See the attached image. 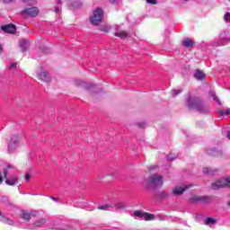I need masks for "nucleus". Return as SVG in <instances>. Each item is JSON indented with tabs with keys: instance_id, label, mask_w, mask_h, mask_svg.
<instances>
[{
	"instance_id": "14",
	"label": "nucleus",
	"mask_w": 230,
	"mask_h": 230,
	"mask_svg": "<svg viewBox=\"0 0 230 230\" xmlns=\"http://www.w3.org/2000/svg\"><path fill=\"white\" fill-rule=\"evenodd\" d=\"M115 36L119 37V39H127V37H128V32L125 31H117Z\"/></svg>"
},
{
	"instance_id": "13",
	"label": "nucleus",
	"mask_w": 230,
	"mask_h": 230,
	"mask_svg": "<svg viewBox=\"0 0 230 230\" xmlns=\"http://www.w3.org/2000/svg\"><path fill=\"white\" fill-rule=\"evenodd\" d=\"M16 182H19V178L13 176L11 179L6 180L5 184H8V186H15Z\"/></svg>"
},
{
	"instance_id": "38",
	"label": "nucleus",
	"mask_w": 230,
	"mask_h": 230,
	"mask_svg": "<svg viewBox=\"0 0 230 230\" xmlns=\"http://www.w3.org/2000/svg\"><path fill=\"white\" fill-rule=\"evenodd\" d=\"M167 159H169V161H173V159H175V157L172 156V154L167 155Z\"/></svg>"
},
{
	"instance_id": "22",
	"label": "nucleus",
	"mask_w": 230,
	"mask_h": 230,
	"mask_svg": "<svg viewBox=\"0 0 230 230\" xmlns=\"http://www.w3.org/2000/svg\"><path fill=\"white\" fill-rule=\"evenodd\" d=\"M197 200L199 202H210L211 201V199L209 197H207V196H203V197H199L197 199Z\"/></svg>"
},
{
	"instance_id": "16",
	"label": "nucleus",
	"mask_w": 230,
	"mask_h": 230,
	"mask_svg": "<svg viewBox=\"0 0 230 230\" xmlns=\"http://www.w3.org/2000/svg\"><path fill=\"white\" fill-rule=\"evenodd\" d=\"M206 75L204 74V72L200 71V70H197L194 74V77H196L197 80H204Z\"/></svg>"
},
{
	"instance_id": "48",
	"label": "nucleus",
	"mask_w": 230,
	"mask_h": 230,
	"mask_svg": "<svg viewBox=\"0 0 230 230\" xmlns=\"http://www.w3.org/2000/svg\"><path fill=\"white\" fill-rule=\"evenodd\" d=\"M171 157H175L176 158V156L172 155V154H171Z\"/></svg>"
},
{
	"instance_id": "40",
	"label": "nucleus",
	"mask_w": 230,
	"mask_h": 230,
	"mask_svg": "<svg viewBox=\"0 0 230 230\" xmlns=\"http://www.w3.org/2000/svg\"><path fill=\"white\" fill-rule=\"evenodd\" d=\"M111 3L112 4H118V0L111 1Z\"/></svg>"
},
{
	"instance_id": "37",
	"label": "nucleus",
	"mask_w": 230,
	"mask_h": 230,
	"mask_svg": "<svg viewBox=\"0 0 230 230\" xmlns=\"http://www.w3.org/2000/svg\"><path fill=\"white\" fill-rule=\"evenodd\" d=\"M13 67H17V63H13L9 66V69H12Z\"/></svg>"
},
{
	"instance_id": "46",
	"label": "nucleus",
	"mask_w": 230,
	"mask_h": 230,
	"mask_svg": "<svg viewBox=\"0 0 230 230\" xmlns=\"http://www.w3.org/2000/svg\"><path fill=\"white\" fill-rule=\"evenodd\" d=\"M226 137L230 140V132L227 133Z\"/></svg>"
},
{
	"instance_id": "34",
	"label": "nucleus",
	"mask_w": 230,
	"mask_h": 230,
	"mask_svg": "<svg viewBox=\"0 0 230 230\" xmlns=\"http://www.w3.org/2000/svg\"><path fill=\"white\" fill-rule=\"evenodd\" d=\"M111 30V28L104 26L101 28V31H105L106 33L109 32Z\"/></svg>"
},
{
	"instance_id": "35",
	"label": "nucleus",
	"mask_w": 230,
	"mask_h": 230,
	"mask_svg": "<svg viewBox=\"0 0 230 230\" xmlns=\"http://www.w3.org/2000/svg\"><path fill=\"white\" fill-rule=\"evenodd\" d=\"M146 3L148 4H157V1H155V0H146Z\"/></svg>"
},
{
	"instance_id": "20",
	"label": "nucleus",
	"mask_w": 230,
	"mask_h": 230,
	"mask_svg": "<svg viewBox=\"0 0 230 230\" xmlns=\"http://www.w3.org/2000/svg\"><path fill=\"white\" fill-rule=\"evenodd\" d=\"M216 223H217V220H215L213 217H207L205 219V226H211Z\"/></svg>"
},
{
	"instance_id": "9",
	"label": "nucleus",
	"mask_w": 230,
	"mask_h": 230,
	"mask_svg": "<svg viewBox=\"0 0 230 230\" xmlns=\"http://www.w3.org/2000/svg\"><path fill=\"white\" fill-rule=\"evenodd\" d=\"M111 206H113V209H115V211H121V209H125L127 208V205H125L124 202H114L111 204Z\"/></svg>"
},
{
	"instance_id": "36",
	"label": "nucleus",
	"mask_w": 230,
	"mask_h": 230,
	"mask_svg": "<svg viewBox=\"0 0 230 230\" xmlns=\"http://www.w3.org/2000/svg\"><path fill=\"white\" fill-rule=\"evenodd\" d=\"M15 0H3L4 4H10V3H13Z\"/></svg>"
},
{
	"instance_id": "33",
	"label": "nucleus",
	"mask_w": 230,
	"mask_h": 230,
	"mask_svg": "<svg viewBox=\"0 0 230 230\" xmlns=\"http://www.w3.org/2000/svg\"><path fill=\"white\" fill-rule=\"evenodd\" d=\"M31 217H39V211L32 210L31 211Z\"/></svg>"
},
{
	"instance_id": "2",
	"label": "nucleus",
	"mask_w": 230,
	"mask_h": 230,
	"mask_svg": "<svg viewBox=\"0 0 230 230\" xmlns=\"http://www.w3.org/2000/svg\"><path fill=\"white\" fill-rule=\"evenodd\" d=\"M146 182L149 188H161V186H163V176L153 174L151 177H149Z\"/></svg>"
},
{
	"instance_id": "3",
	"label": "nucleus",
	"mask_w": 230,
	"mask_h": 230,
	"mask_svg": "<svg viewBox=\"0 0 230 230\" xmlns=\"http://www.w3.org/2000/svg\"><path fill=\"white\" fill-rule=\"evenodd\" d=\"M103 20V11L100 8H97L93 16L90 18V21L93 26H98L100 22Z\"/></svg>"
},
{
	"instance_id": "5",
	"label": "nucleus",
	"mask_w": 230,
	"mask_h": 230,
	"mask_svg": "<svg viewBox=\"0 0 230 230\" xmlns=\"http://www.w3.org/2000/svg\"><path fill=\"white\" fill-rule=\"evenodd\" d=\"M134 215L138 218H144V220H146V221L154 220V218H155V216H154L153 214L145 213L141 210H136L134 212Z\"/></svg>"
},
{
	"instance_id": "28",
	"label": "nucleus",
	"mask_w": 230,
	"mask_h": 230,
	"mask_svg": "<svg viewBox=\"0 0 230 230\" xmlns=\"http://www.w3.org/2000/svg\"><path fill=\"white\" fill-rule=\"evenodd\" d=\"M181 93H182V90H172V94L173 98H175V96H177V94H181Z\"/></svg>"
},
{
	"instance_id": "19",
	"label": "nucleus",
	"mask_w": 230,
	"mask_h": 230,
	"mask_svg": "<svg viewBox=\"0 0 230 230\" xmlns=\"http://www.w3.org/2000/svg\"><path fill=\"white\" fill-rule=\"evenodd\" d=\"M203 172L206 175H215L217 173V170L209 169V168H204Z\"/></svg>"
},
{
	"instance_id": "18",
	"label": "nucleus",
	"mask_w": 230,
	"mask_h": 230,
	"mask_svg": "<svg viewBox=\"0 0 230 230\" xmlns=\"http://www.w3.org/2000/svg\"><path fill=\"white\" fill-rule=\"evenodd\" d=\"M209 95L211 96V98H213L214 101H216L217 105H222V102H220V99H218V97H217V93H215V92H210Z\"/></svg>"
},
{
	"instance_id": "24",
	"label": "nucleus",
	"mask_w": 230,
	"mask_h": 230,
	"mask_svg": "<svg viewBox=\"0 0 230 230\" xmlns=\"http://www.w3.org/2000/svg\"><path fill=\"white\" fill-rule=\"evenodd\" d=\"M218 114H220V116H229L230 108H228L226 111V110H219Z\"/></svg>"
},
{
	"instance_id": "17",
	"label": "nucleus",
	"mask_w": 230,
	"mask_h": 230,
	"mask_svg": "<svg viewBox=\"0 0 230 230\" xmlns=\"http://www.w3.org/2000/svg\"><path fill=\"white\" fill-rule=\"evenodd\" d=\"M21 218H22V220H27V222H28L31 219V216L28 211L23 210V211H22Z\"/></svg>"
},
{
	"instance_id": "39",
	"label": "nucleus",
	"mask_w": 230,
	"mask_h": 230,
	"mask_svg": "<svg viewBox=\"0 0 230 230\" xmlns=\"http://www.w3.org/2000/svg\"><path fill=\"white\" fill-rule=\"evenodd\" d=\"M145 125H146L145 122H140V123H138V127H139L140 128H143V127H145Z\"/></svg>"
},
{
	"instance_id": "26",
	"label": "nucleus",
	"mask_w": 230,
	"mask_h": 230,
	"mask_svg": "<svg viewBox=\"0 0 230 230\" xmlns=\"http://www.w3.org/2000/svg\"><path fill=\"white\" fill-rule=\"evenodd\" d=\"M158 197H160L162 199H168L170 197V194L167 192L162 191L158 194Z\"/></svg>"
},
{
	"instance_id": "12",
	"label": "nucleus",
	"mask_w": 230,
	"mask_h": 230,
	"mask_svg": "<svg viewBox=\"0 0 230 230\" xmlns=\"http://www.w3.org/2000/svg\"><path fill=\"white\" fill-rule=\"evenodd\" d=\"M39 78L42 80L43 82H50L51 76H49V74L47 72H40L39 74Z\"/></svg>"
},
{
	"instance_id": "49",
	"label": "nucleus",
	"mask_w": 230,
	"mask_h": 230,
	"mask_svg": "<svg viewBox=\"0 0 230 230\" xmlns=\"http://www.w3.org/2000/svg\"><path fill=\"white\" fill-rule=\"evenodd\" d=\"M0 215H1V212H0Z\"/></svg>"
},
{
	"instance_id": "25",
	"label": "nucleus",
	"mask_w": 230,
	"mask_h": 230,
	"mask_svg": "<svg viewBox=\"0 0 230 230\" xmlns=\"http://www.w3.org/2000/svg\"><path fill=\"white\" fill-rule=\"evenodd\" d=\"M13 168L12 164H8L4 171V179H8V170Z\"/></svg>"
},
{
	"instance_id": "15",
	"label": "nucleus",
	"mask_w": 230,
	"mask_h": 230,
	"mask_svg": "<svg viewBox=\"0 0 230 230\" xmlns=\"http://www.w3.org/2000/svg\"><path fill=\"white\" fill-rule=\"evenodd\" d=\"M97 209H101V210H103V211H112L113 206H112V204L102 205V206H99L97 208Z\"/></svg>"
},
{
	"instance_id": "8",
	"label": "nucleus",
	"mask_w": 230,
	"mask_h": 230,
	"mask_svg": "<svg viewBox=\"0 0 230 230\" xmlns=\"http://www.w3.org/2000/svg\"><path fill=\"white\" fill-rule=\"evenodd\" d=\"M2 31L4 33H15L17 31V28L13 24H7L1 27Z\"/></svg>"
},
{
	"instance_id": "30",
	"label": "nucleus",
	"mask_w": 230,
	"mask_h": 230,
	"mask_svg": "<svg viewBox=\"0 0 230 230\" xmlns=\"http://www.w3.org/2000/svg\"><path fill=\"white\" fill-rule=\"evenodd\" d=\"M3 222H4V224H8L9 226H13V221H12V220H10V219H8V218H4V219H3Z\"/></svg>"
},
{
	"instance_id": "41",
	"label": "nucleus",
	"mask_w": 230,
	"mask_h": 230,
	"mask_svg": "<svg viewBox=\"0 0 230 230\" xmlns=\"http://www.w3.org/2000/svg\"><path fill=\"white\" fill-rule=\"evenodd\" d=\"M25 179H26V181H27V182H28V181H30V174H27V175L25 176Z\"/></svg>"
},
{
	"instance_id": "11",
	"label": "nucleus",
	"mask_w": 230,
	"mask_h": 230,
	"mask_svg": "<svg viewBox=\"0 0 230 230\" xmlns=\"http://www.w3.org/2000/svg\"><path fill=\"white\" fill-rule=\"evenodd\" d=\"M181 46H183V48H193L195 41L191 39H185L181 41Z\"/></svg>"
},
{
	"instance_id": "42",
	"label": "nucleus",
	"mask_w": 230,
	"mask_h": 230,
	"mask_svg": "<svg viewBox=\"0 0 230 230\" xmlns=\"http://www.w3.org/2000/svg\"><path fill=\"white\" fill-rule=\"evenodd\" d=\"M226 180H227V181H228L226 186H228V187H229V186H230V177H229V178H226Z\"/></svg>"
},
{
	"instance_id": "1",
	"label": "nucleus",
	"mask_w": 230,
	"mask_h": 230,
	"mask_svg": "<svg viewBox=\"0 0 230 230\" xmlns=\"http://www.w3.org/2000/svg\"><path fill=\"white\" fill-rule=\"evenodd\" d=\"M186 105L189 109H195L199 114H208V112H209V106L204 104L202 100L198 97L189 96L186 101Z\"/></svg>"
},
{
	"instance_id": "45",
	"label": "nucleus",
	"mask_w": 230,
	"mask_h": 230,
	"mask_svg": "<svg viewBox=\"0 0 230 230\" xmlns=\"http://www.w3.org/2000/svg\"><path fill=\"white\" fill-rule=\"evenodd\" d=\"M52 200H55L57 202V200H58V199L55 198V197H51Z\"/></svg>"
},
{
	"instance_id": "32",
	"label": "nucleus",
	"mask_w": 230,
	"mask_h": 230,
	"mask_svg": "<svg viewBox=\"0 0 230 230\" xmlns=\"http://www.w3.org/2000/svg\"><path fill=\"white\" fill-rule=\"evenodd\" d=\"M84 84V81L82 80H75V84L77 86V87H80V85H82Z\"/></svg>"
},
{
	"instance_id": "27",
	"label": "nucleus",
	"mask_w": 230,
	"mask_h": 230,
	"mask_svg": "<svg viewBox=\"0 0 230 230\" xmlns=\"http://www.w3.org/2000/svg\"><path fill=\"white\" fill-rule=\"evenodd\" d=\"M20 47L22 48V51H26V40H22Z\"/></svg>"
},
{
	"instance_id": "44",
	"label": "nucleus",
	"mask_w": 230,
	"mask_h": 230,
	"mask_svg": "<svg viewBox=\"0 0 230 230\" xmlns=\"http://www.w3.org/2000/svg\"><path fill=\"white\" fill-rule=\"evenodd\" d=\"M55 12H56V13H58L60 12V9L56 8V9H55Z\"/></svg>"
},
{
	"instance_id": "43",
	"label": "nucleus",
	"mask_w": 230,
	"mask_h": 230,
	"mask_svg": "<svg viewBox=\"0 0 230 230\" xmlns=\"http://www.w3.org/2000/svg\"><path fill=\"white\" fill-rule=\"evenodd\" d=\"M3 53V45L0 44V55Z\"/></svg>"
},
{
	"instance_id": "10",
	"label": "nucleus",
	"mask_w": 230,
	"mask_h": 230,
	"mask_svg": "<svg viewBox=\"0 0 230 230\" xmlns=\"http://www.w3.org/2000/svg\"><path fill=\"white\" fill-rule=\"evenodd\" d=\"M188 188H190V187L189 186L175 187L172 190V193H173V195H182V193H184V191H186V190H188Z\"/></svg>"
},
{
	"instance_id": "6",
	"label": "nucleus",
	"mask_w": 230,
	"mask_h": 230,
	"mask_svg": "<svg viewBox=\"0 0 230 230\" xmlns=\"http://www.w3.org/2000/svg\"><path fill=\"white\" fill-rule=\"evenodd\" d=\"M229 181L227 179H221L212 183V190H220V188H226Z\"/></svg>"
},
{
	"instance_id": "4",
	"label": "nucleus",
	"mask_w": 230,
	"mask_h": 230,
	"mask_svg": "<svg viewBox=\"0 0 230 230\" xmlns=\"http://www.w3.org/2000/svg\"><path fill=\"white\" fill-rule=\"evenodd\" d=\"M23 17H37L39 15V9L37 7H30L22 11Z\"/></svg>"
},
{
	"instance_id": "23",
	"label": "nucleus",
	"mask_w": 230,
	"mask_h": 230,
	"mask_svg": "<svg viewBox=\"0 0 230 230\" xmlns=\"http://www.w3.org/2000/svg\"><path fill=\"white\" fill-rule=\"evenodd\" d=\"M1 202H3V204H5V206H12V203L10 202V199H8V197L3 196L1 198Z\"/></svg>"
},
{
	"instance_id": "7",
	"label": "nucleus",
	"mask_w": 230,
	"mask_h": 230,
	"mask_svg": "<svg viewBox=\"0 0 230 230\" xmlns=\"http://www.w3.org/2000/svg\"><path fill=\"white\" fill-rule=\"evenodd\" d=\"M17 143H19V137L13 136L8 145V152H10V154L17 148Z\"/></svg>"
},
{
	"instance_id": "29",
	"label": "nucleus",
	"mask_w": 230,
	"mask_h": 230,
	"mask_svg": "<svg viewBox=\"0 0 230 230\" xmlns=\"http://www.w3.org/2000/svg\"><path fill=\"white\" fill-rule=\"evenodd\" d=\"M72 6L74 8H80V6H82V3L78 2V1H75L72 4Z\"/></svg>"
},
{
	"instance_id": "21",
	"label": "nucleus",
	"mask_w": 230,
	"mask_h": 230,
	"mask_svg": "<svg viewBox=\"0 0 230 230\" xmlns=\"http://www.w3.org/2000/svg\"><path fill=\"white\" fill-rule=\"evenodd\" d=\"M44 224H46V219L45 218H41V219L37 220L34 223V226H35V227H40V226H44Z\"/></svg>"
},
{
	"instance_id": "47",
	"label": "nucleus",
	"mask_w": 230,
	"mask_h": 230,
	"mask_svg": "<svg viewBox=\"0 0 230 230\" xmlns=\"http://www.w3.org/2000/svg\"><path fill=\"white\" fill-rule=\"evenodd\" d=\"M23 3H26V2H28V1H30V0H22Z\"/></svg>"
},
{
	"instance_id": "31",
	"label": "nucleus",
	"mask_w": 230,
	"mask_h": 230,
	"mask_svg": "<svg viewBox=\"0 0 230 230\" xmlns=\"http://www.w3.org/2000/svg\"><path fill=\"white\" fill-rule=\"evenodd\" d=\"M226 22H230V13H226L224 16Z\"/></svg>"
}]
</instances>
